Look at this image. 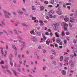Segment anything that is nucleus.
Listing matches in <instances>:
<instances>
[{"label": "nucleus", "instance_id": "1", "mask_svg": "<svg viewBox=\"0 0 77 77\" xmlns=\"http://www.w3.org/2000/svg\"><path fill=\"white\" fill-rule=\"evenodd\" d=\"M53 13L52 11H50L48 12V16H49V18H53Z\"/></svg>", "mask_w": 77, "mask_h": 77}, {"label": "nucleus", "instance_id": "2", "mask_svg": "<svg viewBox=\"0 0 77 77\" xmlns=\"http://www.w3.org/2000/svg\"><path fill=\"white\" fill-rule=\"evenodd\" d=\"M59 25L58 23H56L54 24V30H56L57 29L58 27L57 26H59Z\"/></svg>", "mask_w": 77, "mask_h": 77}, {"label": "nucleus", "instance_id": "3", "mask_svg": "<svg viewBox=\"0 0 77 77\" xmlns=\"http://www.w3.org/2000/svg\"><path fill=\"white\" fill-rule=\"evenodd\" d=\"M61 26L62 27H68V25L67 23H66V22H64L62 23Z\"/></svg>", "mask_w": 77, "mask_h": 77}, {"label": "nucleus", "instance_id": "4", "mask_svg": "<svg viewBox=\"0 0 77 77\" xmlns=\"http://www.w3.org/2000/svg\"><path fill=\"white\" fill-rule=\"evenodd\" d=\"M69 64L72 67H74V63H73L72 61L71 60L69 61Z\"/></svg>", "mask_w": 77, "mask_h": 77}, {"label": "nucleus", "instance_id": "5", "mask_svg": "<svg viewBox=\"0 0 77 77\" xmlns=\"http://www.w3.org/2000/svg\"><path fill=\"white\" fill-rule=\"evenodd\" d=\"M31 39L33 41H34V42L37 41V39L34 37H32Z\"/></svg>", "mask_w": 77, "mask_h": 77}, {"label": "nucleus", "instance_id": "6", "mask_svg": "<svg viewBox=\"0 0 77 77\" xmlns=\"http://www.w3.org/2000/svg\"><path fill=\"white\" fill-rule=\"evenodd\" d=\"M12 70L14 73V75H15V76H16V77H18V75H17V72L13 69H12Z\"/></svg>", "mask_w": 77, "mask_h": 77}, {"label": "nucleus", "instance_id": "7", "mask_svg": "<svg viewBox=\"0 0 77 77\" xmlns=\"http://www.w3.org/2000/svg\"><path fill=\"white\" fill-rule=\"evenodd\" d=\"M70 20V21L71 23H74V18L73 17H71Z\"/></svg>", "mask_w": 77, "mask_h": 77}, {"label": "nucleus", "instance_id": "8", "mask_svg": "<svg viewBox=\"0 0 77 77\" xmlns=\"http://www.w3.org/2000/svg\"><path fill=\"white\" fill-rule=\"evenodd\" d=\"M64 20L66 22H67L68 21V20H69V18L68 17H67V16H65V18L64 19Z\"/></svg>", "mask_w": 77, "mask_h": 77}, {"label": "nucleus", "instance_id": "9", "mask_svg": "<svg viewBox=\"0 0 77 77\" xmlns=\"http://www.w3.org/2000/svg\"><path fill=\"white\" fill-rule=\"evenodd\" d=\"M51 40L49 39H48V41H46V44L48 45H49V43H50V41Z\"/></svg>", "mask_w": 77, "mask_h": 77}, {"label": "nucleus", "instance_id": "10", "mask_svg": "<svg viewBox=\"0 0 77 77\" xmlns=\"http://www.w3.org/2000/svg\"><path fill=\"white\" fill-rule=\"evenodd\" d=\"M70 72L69 73V76L70 77V76H71L72 75V74L73 73V72H74V70H71L70 71Z\"/></svg>", "mask_w": 77, "mask_h": 77}, {"label": "nucleus", "instance_id": "11", "mask_svg": "<svg viewBox=\"0 0 77 77\" xmlns=\"http://www.w3.org/2000/svg\"><path fill=\"white\" fill-rule=\"evenodd\" d=\"M3 11L4 12L5 14H8V15H11V13H10L9 12H7L5 10H3Z\"/></svg>", "mask_w": 77, "mask_h": 77}, {"label": "nucleus", "instance_id": "12", "mask_svg": "<svg viewBox=\"0 0 77 77\" xmlns=\"http://www.w3.org/2000/svg\"><path fill=\"white\" fill-rule=\"evenodd\" d=\"M56 37H57V38L59 37V33L57 32H56L55 33V34Z\"/></svg>", "mask_w": 77, "mask_h": 77}, {"label": "nucleus", "instance_id": "13", "mask_svg": "<svg viewBox=\"0 0 77 77\" xmlns=\"http://www.w3.org/2000/svg\"><path fill=\"white\" fill-rule=\"evenodd\" d=\"M69 58L68 57H66L64 59V61L65 62H68Z\"/></svg>", "mask_w": 77, "mask_h": 77}, {"label": "nucleus", "instance_id": "14", "mask_svg": "<svg viewBox=\"0 0 77 77\" xmlns=\"http://www.w3.org/2000/svg\"><path fill=\"white\" fill-rule=\"evenodd\" d=\"M57 14H58L59 15H62V12L60 11H57Z\"/></svg>", "mask_w": 77, "mask_h": 77}, {"label": "nucleus", "instance_id": "15", "mask_svg": "<svg viewBox=\"0 0 77 77\" xmlns=\"http://www.w3.org/2000/svg\"><path fill=\"white\" fill-rule=\"evenodd\" d=\"M45 8L43 6H41L40 7V11H42Z\"/></svg>", "mask_w": 77, "mask_h": 77}, {"label": "nucleus", "instance_id": "16", "mask_svg": "<svg viewBox=\"0 0 77 77\" xmlns=\"http://www.w3.org/2000/svg\"><path fill=\"white\" fill-rule=\"evenodd\" d=\"M62 72L63 75H66V72L65 70L62 71Z\"/></svg>", "mask_w": 77, "mask_h": 77}, {"label": "nucleus", "instance_id": "17", "mask_svg": "<svg viewBox=\"0 0 77 77\" xmlns=\"http://www.w3.org/2000/svg\"><path fill=\"white\" fill-rule=\"evenodd\" d=\"M6 71H7L8 72V73H9V74H11V75H12V72H11V71H10V70H9L8 69H7L6 70Z\"/></svg>", "mask_w": 77, "mask_h": 77}, {"label": "nucleus", "instance_id": "18", "mask_svg": "<svg viewBox=\"0 0 77 77\" xmlns=\"http://www.w3.org/2000/svg\"><path fill=\"white\" fill-rule=\"evenodd\" d=\"M6 71H7L8 72V73H9V74H11V75H12V72H11V71H10V70H9L8 69H7L6 70Z\"/></svg>", "mask_w": 77, "mask_h": 77}, {"label": "nucleus", "instance_id": "19", "mask_svg": "<svg viewBox=\"0 0 77 77\" xmlns=\"http://www.w3.org/2000/svg\"><path fill=\"white\" fill-rule=\"evenodd\" d=\"M60 41H61V40L60 39V38H57V43H59V42H60Z\"/></svg>", "mask_w": 77, "mask_h": 77}, {"label": "nucleus", "instance_id": "20", "mask_svg": "<svg viewBox=\"0 0 77 77\" xmlns=\"http://www.w3.org/2000/svg\"><path fill=\"white\" fill-rule=\"evenodd\" d=\"M22 26H25V27H28L29 26L28 25H26V24L24 23H22Z\"/></svg>", "mask_w": 77, "mask_h": 77}, {"label": "nucleus", "instance_id": "21", "mask_svg": "<svg viewBox=\"0 0 77 77\" xmlns=\"http://www.w3.org/2000/svg\"><path fill=\"white\" fill-rule=\"evenodd\" d=\"M12 47H13V48H14V49H15V50H17V48L16 47H15V45H12Z\"/></svg>", "mask_w": 77, "mask_h": 77}, {"label": "nucleus", "instance_id": "22", "mask_svg": "<svg viewBox=\"0 0 77 77\" xmlns=\"http://www.w3.org/2000/svg\"><path fill=\"white\" fill-rule=\"evenodd\" d=\"M37 35H38V36H41V32H38L37 33Z\"/></svg>", "mask_w": 77, "mask_h": 77}, {"label": "nucleus", "instance_id": "23", "mask_svg": "<svg viewBox=\"0 0 77 77\" xmlns=\"http://www.w3.org/2000/svg\"><path fill=\"white\" fill-rule=\"evenodd\" d=\"M17 38H18L19 39H21V40H23V38L21 37L20 36H17Z\"/></svg>", "mask_w": 77, "mask_h": 77}, {"label": "nucleus", "instance_id": "24", "mask_svg": "<svg viewBox=\"0 0 77 77\" xmlns=\"http://www.w3.org/2000/svg\"><path fill=\"white\" fill-rule=\"evenodd\" d=\"M54 3V0H51V4H53Z\"/></svg>", "mask_w": 77, "mask_h": 77}, {"label": "nucleus", "instance_id": "25", "mask_svg": "<svg viewBox=\"0 0 77 77\" xmlns=\"http://www.w3.org/2000/svg\"><path fill=\"white\" fill-rule=\"evenodd\" d=\"M34 30H32L31 31H30V33L32 35H33V34H34Z\"/></svg>", "mask_w": 77, "mask_h": 77}, {"label": "nucleus", "instance_id": "26", "mask_svg": "<svg viewBox=\"0 0 77 77\" xmlns=\"http://www.w3.org/2000/svg\"><path fill=\"white\" fill-rule=\"evenodd\" d=\"M14 31L15 32L16 34H17V35H18V33L17 32V31L16 29H14Z\"/></svg>", "mask_w": 77, "mask_h": 77}, {"label": "nucleus", "instance_id": "27", "mask_svg": "<svg viewBox=\"0 0 77 77\" xmlns=\"http://www.w3.org/2000/svg\"><path fill=\"white\" fill-rule=\"evenodd\" d=\"M1 51L2 52V55H3V48H1Z\"/></svg>", "mask_w": 77, "mask_h": 77}, {"label": "nucleus", "instance_id": "28", "mask_svg": "<svg viewBox=\"0 0 77 77\" xmlns=\"http://www.w3.org/2000/svg\"><path fill=\"white\" fill-rule=\"evenodd\" d=\"M63 56H61L60 58V61H62L63 60Z\"/></svg>", "mask_w": 77, "mask_h": 77}, {"label": "nucleus", "instance_id": "29", "mask_svg": "<svg viewBox=\"0 0 77 77\" xmlns=\"http://www.w3.org/2000/svg\"><path fill=\"white\" fill-rule=\"evenodd\" d=\"M23 61L24 62V63H23V65L24 66H26V60H24Z\"/></svg>", "mask_w": 77, "mask_h": 77}, {"label": "nucleus", "instance_id": "30", "mask_svg": "<svg viewBox=\"0 0 77 77\" xmlns=\"http://www.w3.org/2000/svg\"><path fill=\"white\" fill-rule=\"evenodd\" d=\"M73 42L74 44H77V41L75 39H74L73 41Z\"/></svg>", "mask_w": 77, "mask_h": 77}, {"label": "nucleus", "instance_id": "31", "mask_svg": "<svg viewBox=\"0 0 77 77\" xmlns=\"http://www.w3.org/2000/svg\"><path fill=\"white\" fill-rule=\"evenodd\" d=\"M61 35L62 36H64L65 35V32H64V31H63L61 32Z\"/></svg>", "mask_w": 77, "mask_h": 77}, {"label": "nucleus", "instance_id": "32", "mask_svg": "<svg viewBox=\"0 0 77 77\" xmlns=\"http://www.w3.org/2000/svg\"><path fill=\"white\" fill-rule=\"evenodd\" d=\"M32 20H36V17H32Z\"/></svg>", "mask_w": 77, "mask_h": 77}, {"label": "nucleus", "instance_id": "33", "mask_svg": "<svg viewBox=\"0 0 77 77\" xmlns=\"http://www.w3.org/2000/svg\"><path fill=\"white\" fill-rule=\"evenodd\" d=\"M52 63H53V64H54V65H56V63L55 61H52Z\"/></svg>", "mask_w": 77, "mask_h": 77}, {"label": "nucleus", "instance_id": "34", "mask_svg": "<svg viewBox=\"0 0 77 77\" xmlns=\"http://www.w3.org/2000/svg\"><path fill=\"white\" fill-rule=\"evenodd\" d=\"M66 34L67 35H69V32H66Z\"/></svg>", "mask_w": 77, "mask_h": 77}, {"label": "nucleus", "instance_id": "35", "mask_svg": "<svg viewBox=\"0 0 77 77\" xmlns=\"http://www.w3.org/2000/svg\"><path fill=\"white\" fill-rule=\"evenodd\" d=\"M39 23H43V21L42 20H40L39 21Z\"/></svg>", "mask_w": 77, "mask_h": 77}, {"label": "nucleus", "instance_id": "36", "mask_svg": "<svg viewBox=\"0 0 77 77\" xmlns=\"http://www.w3.org/2000/svg\"><path fill=\"white\" fill-rule=\"evenodd\" d=\"M52 40L53 41V42H54L55 41V37H53Z\"/></svg>", "mask_w": 77, "mask_h": 77}, {"label": "nucleus", "instance_id": "37", "mask_svg": "<svg viewBox=\"0 0 77 77\" xmlns=\"http://www.w3.org/2000/svg\"><path fill=\"white\" fill-rule=\"evenodd\" d=\"M12 61H10V65L12 66L13 65V63L12 62Z\"/></svg>", "mask_w": 77, "mask_h": 77}, {"label": "nucleus", "instance_id": "38", "mask_svg": "<svg viewBox=\"0 0 77 77\" xmlns=\"http://www.w3.org/2000/svg\"><path fill=\"white\" fill-rule=\"evenodd\" d=\"M44 3H45V4H48V2L47 1H45Z\"/></svg>", "mask_w": 77, "mask_h": 77}, {"label": "nucleus", "instance_id": "39", "mask_svg": "<svg viewBox=\"0 0 77 77\" xmlns=\"http://www.w3.org/2000/svg\"><path fill=\"white\" fill-rule=\"evenodd\" d=\"M8 65H5V68H6V69H8Z\"/></svg>", "mask_w": 77, "mask_h": 77}, {"label": "nucleus", "instance_id": "40", "mask_svg": "<svg viewBox=\"0 0 77 77\" xmlns=\"http://www.w3.org/2000/svg\"><path fill=\"white\" fill-rule=\"evenodd\" d=\"M15 56H17V51H15Z\"/></svg>", "mask_w": 77, "mask_h": 77}, {"label": "nucleus", "instance_id": "41", "mask_svg": "<svg viewBox=\"0 0 77 77\" xmlns=\"http://www.w3.org/2000/svg\"><path fill=\"white\" fill-rule=\"evenodd\" d=\"M21 57V55H19L18 57L20 59V60H21V58H20V57Z\"/></svg>", "mask_w": 77, "mask_h": 77}, {"label": "nucleus", "instance_id": "42", "mask_svg": "<svg viewBox=\"0 0 77 77\" xmlns=\"http://www.w3.org/2000/svg\"><path fill=\"white\" fill-rule=\"evenodd\" d=\"M6 49L7 50H8V49H9V47H8V45H6Z\"/></svg>", "mask_w": 77, "mask_h": 77}, {"label": "nucleus", "instance_id": "43", "mask_svg": "<svg viewBox=\"0 0 77 77\" xmlns=\"http://www.w3.org/2000/svg\"><path fill=\"white\" fill-rule=\"evenodd\" d=\"M5 16L7 18H10L9 16H8V15H5Z\"/></svg>", "mask_w": 77, "mask_h": 77}, {"label": "nucleus", "instance_id": "44", "mask_svg": "<svg viewBox=\"0 0 77 77\" xmlns=\"http://www.w3.org/2000/svg\"><path fill=\"white\" fill-rule=\"evenodd\" d=\"M63 8H66V5H65V4H64L63 5Z\"/></svg>", "mask_w": 77, "mask_h": 77}, {"label": "nucleus", "instance_id": "45", "mask_svg": "<svg viewBox=\"0 0 77 77\" xmlns=\"http://www.w3.org/2000/svg\"><path fill=\"white\" fill-rule=\"evenodd\" d=\"M71 5V4L69 3H66V5Z\"/></svg>", "mask_w": 77, "mask_h": 77}, {"label": "nucleus", "instance_id": "46", "mask_svg": "<svg viewBox=\"0 0 77 77\" xmlns=\"http://www.w3.org/2000/svg\"><path fill=\"white\" fill-rule=\"evenodd\" d=\"M49 8H53V5H49L48 6Z\"/></svg>", "mask_w": 77, "mask_h": 77}, {"label": "nucleus", "instance_id": "47", "mask_svg": "<svg viewBox=\"0 0 77 77\" xmlns=\"http://www.w3.org/2000/svg\"><path fill=\"white\" fill-rule=\"evenodd\" d=\"M45 35H49V34L48 33V32H45Z\"/></svg>", "mask_w": 77, "mask_h": 77}, {"label": "nucleus", "instance_id": "48", "mask_svg": "<svg viewBox=\"0 0 77 77\" xmlns=\"http://www.w3.org/2000/svg\"><path fill=\"white\" fill-rule=\"evenodd\" d=\"M67 9H69V10H70V9H71L70 6H68L67 7Z\"/></svg>", "mask_w": 77, "mask_h": 77}, {"label": "nucleus", "instance_id": "49", "mask_svg": "<svg viewBox=\"0 0 77 77\" xmlns=\"http://www.w3.org/2000/svg\"><path fill=\"white\" fill-rule=\"evenodd\" d=\"M4 63H4V62H3V61L2 60L1 63V64H4Z\"/></svg>", "mask_w": 77, "mask_h": 77}, {"label": "nucleus", "instance_id": "50", "mask_svg": "<svg viewBox=\"0 0 77 77\" xmlns=\"http://www.w3.org/2000/svg\"><path fill=\"white\" fill-rule=\"evenodd\" d=\"M32 10H35V7H34V6H32Z\"/></svg>", "mask_w": 77, "mask_h": 77}, {"label": "nucleus", "instance_id": "51", "mask_svg": "<svg viewBox=\"0 0 77 77\" xmlns=\"http://www.w3.org/2000/svg\"><path fill=\"white\" fill-rule=\"evenodd\" d=\"M44 53H46V51L45 50H44L43 51Z\"/></svg>", "mask_w": 77, "mask_h": 77}, {"label": "nucleus", "instance_id": "52", "mask_svg": "<svg viewBox=\"0 0 77 77\" xmlns=\"http://www.w3.org/2000/svg\"><path fill=\"white\" fill-rule=\"evenodd\" d=\"M48 31L49 32H51V29H48Z\"/></svg>", "mask_w": 77, "mask_h": 77}, {"label": "nucleus", "instance_id": "53", "mask_svg": "<svg viewBox=\"0 0 77 77\" xmlns=\"http://www.w3.org/2000/svg\"><path fill=\"white\" fill-rule=\"evenodd\" d=\"M50 35L51 36H53V33L52 32H50Z\"/></svg>", "mask_w": 77, "mask_h": 77}, {"label": "nucleus", "instance_id": "54", "mask_svg": "<svg viewBox=\"0 0 77 77\" xmlns=\"http://www.w3.org/2000/svg\"><path fill=\"white\" fill-rule=\"evenodd\" d=\"M59 44H60V45H62L63 44L62 42H60Z\"/></svg>", "mask_w": 77, "mask_h": 77}, {"label": "nucleus", "instance_id": "55", "mask_svg": "<svg viewBox=\"0 0 77 77\" xmlns=\"http://www.w3.org/2000/svg\"><path fill=\"white\" fill-rule=\"evenodd\" d=\"M35 56H36L38 54V53L37 52H35L34 53Z\"/></svg>", "mask_w": 77, "mask_h": 77}, {"label": "nucleus", "instance_id": "56", "mask_svg": "<svg viewBox=\"0 0 77 77\" xmlns=\"http://www.w3.org/2000/svg\"><path fill=\"white\" fill-rule=\"evenodd\" d=\"M13 14L14 15H17V14H16V13H15V12H13Z\"/></svg>", "mask_w": 77, "mask_h": 77}, {"label": "nucleus", "instance_id": "57", "mask_svg": "<svg viewBox=\"0 0 77 77\" xmlns=\"http://www.w3.org/2000/svg\"><path fill=\"white\" fill-rule=\"evenodd\" d=\"M46 18L47 19V20H49V17L48 16H46Z\"/></svg>", "mask_w": 77, "mask_h": 77}, {"label": "nucleus", "instance_id": "58", "mask_svg": "<svg viewBox=\"0 0 77 77\" xmlns=\"http://www.w3.org/2000/svg\"><path fill=\"white\" fill-rule=\"evenodd\" d=\"M43 38H44V39H46V37H45V36H43Z\"/></svg>", "mask_w": 77, "mask_h": 77}, {"label": "nucleus", "instance_id": "59", "mask_svg": "<svg viewBox=\"0 0 77 77\" xmlns=\"http://www.w3.org/2000/svg\"><path fill=\"white\" fill-rule=\"evenodd\" d=\"M55 46L56 47H58V45L57 44H55Z\"/></svg>", "mask_w": 77, "mask_h": 77}, {"label": "nucleus", "instance_id": "60", "mask_svg": "<svg viewBox=\"0 0 77 77\" xmlns=\"http://www.w3.org/2000/svg\"><path fill=\"white\" fill-rule=\"evenodd\" d=\"M64 42L65 44H66V40H64Z\"/></svg>", "mask_w": 77, "mask_h": 77}, {"label": "nucleus", "instance_id": "61", "mask_svg": "<svg viewBox=\"0 0 77 77\" xmlns=\"http://www.w3.org/2000/svg\"><path fill=\"white\" fill-rule=\"evenodd\" d=\"M19 62L20 64H22V61H21V60H20Z\"/></svg>", "mask_w": 77, "mask_h": 77}, {"label": "nucleus", "instance_id": "62", "mask_svg": "<svg viewBox=\"0 0 77 77\" xmlns=\"http://www.w3.org/2000/svg\"><path fill=\"white\" fill-rule=\"evenodd\" d=\"M69 25L70 27H72V25L71 24L69 23Z\"/></svg>", "mask_w": 77, "mask_h": 77}, {"label": "nucleus", "instance_id": "63", "mask_svg": "<svg viewBox=\"0 0 77 77\" xmlns=\"http://www.w3.org/2000/svg\"><path fill=\"white\" fill-rule=\"evenodd\" d=\"M3 32H0V35H3Z\"/></svg>", "mask_w": 77, "mask_h": 77}, {"label": "nucleus", "instance_id": "64", "mask_svg": "<svg viewBox=\"0 0 77 77\" xmlns=\"http://www.w3.org/2000/svg\"><path fill=\"white\" fill-rule=\"evenodd\" d=\"M74 57V55H70L71 58H72V57Z\"/></svg>", "mask_w": 77, "mask_h": 77}]
</instances>
